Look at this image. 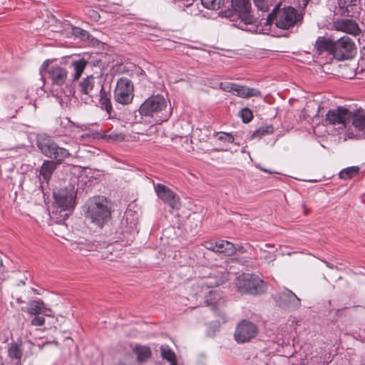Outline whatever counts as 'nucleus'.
<instances>
[{
    "mask_svg": "<svg viewBox=\"0 0 365 365\" xmlns=\"http://www.w3.org/2000/svg\"><path fill=\"white\" fill-rule=\"evenodd\" d=\"M264 20V22L263 25H261L260 29H257L256 31L267 34L270 31L272 24L274 21L277 28L288 29L300 20V16L297 14V11L293 7L288 6L279 9V6H277Z\"/></svg>",
    "mask_w": 365,
    "mask_h": 365,
    "instance_id": "nucleus-1",
    "label": "nucleus"
},
{
    "mask_svg": "<svg viewBox=\"0 0 365 365\" xmlns=\"http://www.w3.org/2000/svg\"><path fill=\"white\" fill-rule=\"evenodd\" d=\"M139 112L141 115L155 118L156 122L167 120L171 115L165 98L160 95L152 96L146 99L140 106Z\"/></svg>",
    "mask_w": 365,
    "mask_h": 365,
    "instance_id": "nucleus-2",
    "label": "nucleus"
},
{
    "mask_svg": "<svg viewBox=\"0 0 365 365\" xmlns=\"http://www.w3.org/2000/svg\"><path fill=\"white\" fill-rule=\"evenodd\" d=\"M110 210L105 198L98 197L88 202L86 218L95 225L103 227L110 219Z\"/></svg>",
    "mask_w": 365,
    "mask_h": 365,
    "instance_id": "nucleus-3",
    "label": "nucleus"
},
{
    "mask_svg": "<svg viewBox=\"0 0 365 365\" xmlns=\"http://www.w3.org/2000/svg\"><path fill=\"white\" fill-rule=\"evenodd\" d=\"M60 145V143H55L49 137H43L38 140V147L41 152L46 157L55 160L56 165H60L71 155L68 149Z\"/></svg>",
    "mask_w": 365,
    "mask_h": 365,
    "instance_id": "nucleus-4",
    "label": "nucleus"
},
{
    "mask_svg": "<svg viewBox=\"0 0 365 365\" xmlns=\"http://www.w3.org/2000/svg\"><path fill=\"white\" fill-rule=\"evenodd\" d=\"M48 75L52 85L59 88L66 97H71L75 94V89L68 78V71L60 66H54L48 69Z\"/></svg>",
    "mask_w": 365,
    "mask_h": 365,
    "instance_id": "nucleus-5",
    "label": "nucleus"
},
{
    "mask_svg": "<svg viewBox=\"0 0 365 365\" xmlns=\"http://www.w3.org/2000/svg\"><path fill=\"white\" fill-rule=\"evenodd\" d=\"M349 125L345 130V139L360 140L365 138V111L359 110L351 112Z\"/></svg>",
    "mask_w": 365,
    "mask_h": 365,
    "instance_id": "nucleus-6",
    "label": "nucleus"
},
{
    "mask_svg": "<svg viewBox=\"0 0 365 365\" xmlns=\"http://www.w3.org/2000/svg\"><path fill=\"white\" fill-rule=\"evenodd\" d=\"M235 285L241 294H257L264 290L263 281L248 273L240 275L235 280Z\"/></svg>",
    "mask_w": 365,
    "mask_h": 365,
    "instance_id": "nucleus-7",
    "label": "nucleus"
},
{
    "mask_svg": "<svg viewBox=\"0 0 365 365\" xmlns=\"http://www.w3.org/2000/svg\"><path fill=\"white\" fill-rule=\"evenodd\" d=\"M232 6L237 12L240 19L238 27L242 30L256 31L252 27H248L257 22L256 19L250 14V0H232Z\"/></svg>",
    "mask_w": 365,
    "mask_h": 365,
    "instance_id": "nucleus-8",
    "label": "nucleus"
},
{
    "mask_svg": "<svg viewBox=\"0 0 365 365\" xmlns=\"http://www.w3.org/2000/svg\"><path fill=\"white\" fill-rule=\"evenodd\" d=\"M258 333L257 324L247 319H242L236 325L234 338L237 343L244 344L255 339Z\"/></svg>",
    "mask_w": 365,
    "mask_h": 365,
    "instance_id": "nucleus-9",
    "label": "nucleus"
},
{
    "mask_svg": "<svg viewBox=\"0 0 365 365\" xmlns=\"http://www.w3.org/2000/svg\"><path fill=\"white\" fill-rule=\"evenodd\" d=\"M134 97V86L132 81L127 78H120L116 83L114 91V100L122 105L130 104Z\"/></svg>",
    "mask_w": 365,
    "mask_h": 365,
    "instance_id": "nucleus-10",
    "label": "nucleus"
},
{
    "mask_svg": "<svg viewBox=\"0 0 365 365\" xmlns=\"http://www.w3.org/2000/svg\"><path fill=\"white\" fill-rule=\"evenodd\" d=\"M350 116H351V112L349 109L344 107H338L327 112L326 122L329 125L337 126L338 129L346 130L349 125Z\"/></svg>",
    "mask_w": 365,
    "mask_h": 365,
    "instance_id": "nucleus-11",
    "label": "nucleus"
},
{
    "mask_svg": "<svg viewBox=\"0 0 365 365\" xmlns=\"http://www.w3.org/2000/svg\"><path fill=\"white\" fill-rule=\"evenodd\" d=\"M356 46L352 39L344 36L336 41H334L333 55L340 60L349 59L355 53Z\"/></svg>",
    "mask_w": 365,
    "mask_h": 365,
    "instance_id": "nucleus-12",
    "label": "nucleus"
},
{
    "mask_svg": "<svg viewBox=\"0 0 365 365\" xmlns=\"http://www.w3.org/2000/svg\"><path fill=\"white\" fill-rule=\"evenodd\" d=\"M79 91L81 94V98L88 103L93 102L94 98L98 97V93L101 91V87H103V85L95 86V78L93 76H88L83 78L79 83Z\"/></svg>",
    "mask_w": 365,
    "mask_h": 365,
    "instance_id": "nucleus-13",
    "label": "nucleus"
},
{
    "mask_svg": "<svg viewBox=\"0 0 365 365\" xmlns=\"http://www.w3.org/2000/svg\"><path fill=\"white\" fill-rule=\"evenodd\" d=\"M205 302L221 318L222 322L225 323L227 321V315L223 311L226 300L217 289L209 291L208 294L205 295Z\"/></svg>",
    "mask_w": 365,
    "mask_h": 365,
    "instance_id": "nucleus-14",
    "label": "nucleus"
},
{
    "mask_svg": "<svg viewBox=\"0 0 365 365\" xmlns=\"http://www.w3.org/2000/svg\"><path fill=\"white\" fill-rule=\"evenodd\" d=\"M76 190L74 186L70 185L68 187L60 189L53 192V197L58 205L64 210L73 208L75 204Z\"/></svg>",
    "mask_w": 365,
    "mask_h": 365,
    "instance_id": "nucleus-15",
    "label": "nucleus"
},
{
    "mask_svg": "<svg viewBox=\"0 0 365 365\" xmlns=\"http://www.w3.org/2000/svg\"><path fill=\"white\" fill-rule=\"evenodd\" d=\"M219 88L226 92H232L237 96L244 98L261 95L260 91L256 88H249L234 83L221 82L219 84Z\"/></svg>",
    "mask_w": 365,
    "mask_h": 365,
    "instance_id": "nucleus-16",
    "label": "nucleus"
},
{
    "mask_svg": "<svg viewBox=\"0 0 365 365\" xmlns=\"http://www.w3.org/2000/svg\"><path fill=\"white\" fill-rule=\"evenodd\" d=\"M274 299L277 304L289 310L297 309L301 306V300L289 289H285L280 294H276Z\"/></svg>",
    "mask_w": 365,
    "mask_h": 365,
    "instance_id": "nucleus-17",
    "label": "nucleus"
},
{
    "mask_svg": "<svg viewBox=\"0 0 365 365\" xmlns=\"http://www.w3.org/2000/svg\"><path fill=\"white\" fill-rule=\"evenodd\" d=\"M155 188L157 195L160 200L168 204L173 210L180 209V198L171 189L162 184H158Z\"/></svg>",
    "mask_w": 365,
    "mask_h": 365,
    "instance_id": "nucleus-18",
    "label": "nucleus"
},
{
    "mask_svg": "<svg viewBox=\"0 0 365 365\" xmlns=\"http://www.w3.org/2000/svg\"><path fill=\"white\" fill-rule=\"evenodd\" d=\"M333 26L336 31H342L354 36L360 34L361 29L358 24L350 19H336L333 23Z\"/></svg>",
    "mask_w": 365,
    "mask_h": 365,
    "instance_id": "nucleus-19",
    "label": "nucleus"
},
{
    "mask_svg": "<svg viewBox=\"0 0 365 365\" xmlns=\"http://www.w3.org/2000/svg\"><path fill=\"white\" fill-rule=\"evenodd\" d=\"M27 312L30 315L43 314L48 317L53 316V311L47 307L44 302L41 300H33L29 302Z\"/></svg>",
    "mask_w": 365,
    "mask_h": 365,
    "instance_id": "nucleus-20",
    "label": "nucleus"
},
{
    "mask_svg": "<svg viewBox=\"0 0 365 365\" xmlns=\"http://www.w3.org/2000/svg\"><path fill=\"white\" fill-rule=\"evenodd\" d=\"M98 247V243L88 240L75 242L71 244L72 250L81 254H85L87 252L94 251L97 250Z\"/></svg>",
    "mask_w": 365,
    "mask_h": 365,
    "instance_id": "nucleus-21",
    "label": "nucleus"
},
{
    "mask_svg": "<svg viewBox=\"0 0 365 365\" xmlns=\"http://www.w3.org/2000/svg\"><path fill=\"white\" fill-rule=\"evenodd\" d=\"M315 48L319 53L324 51H327L333 54L334 41L329 38L320 36L316 41Z\"/></svg>",
    "mask_w": 365,
    "mask_h": 365,
    "instance_id": "nucleus-22",
    "label": "nucleus"
},
{
    "mask_svg": "<svg viewBox=\"0 0 365 365\" xmlns=\"http://www.w3.org/2000/svg\"><path fill=\"white\" fill-rule=\"evenodd\" d=\"M57 165L53 160H45L40 169V176L48 182L51 179L53 173L56 169Z\"/></svg>",
    "mask_w": 365,
    "mask_h": 365,
    "instance_id": "nucleus-23",
    "label": "nucleus"
},
{
    "mask_svg": "<svg viewBox=\"0 0 365 365\" xmlns=\"http://www.w3.org/2000/svg\"><path fill=\"white\" fill-rule=\"evenodd\" d=\"M98 96L100 97L99 103L101 105V108L104 109L108 115L110 116L113 107L110 100L103 87H101V91L98 93Z\"/></svg>",
    "mask_w": 365,
    "mask_h": 365,
    "instance_id": "nucleus-24",
    "label": "nucleus"
},
{
    "mask_svg": "<svg viewBox=\"0 0 365 365\" xmlns=\"http://www.w3.org/2000/svg\"><path fill=\"white\" fill-rule=\"evenodd\" d=\"M217 252L230 256L235 252V247L232 243L227 240H219L217 242Z\"/></svg>",
    "mask_w": 365,
    "mask_h": 365,
    "instance_id": "nucleus-25",
    "label": "nucleus"
},
{
    "mask_svg": "<svg viewBox=\"0 0 365 365\" xmlns=\"http://www.w3.org/2000/svg\"><path fill=\"white\" fill-rule=\"evenodd\" d=\"M160 354L163 359L170 362V365H178L175 352L168 345L160 346Z\"/></svg>",
    "mask_w": 365,
    "mask_h": 365,
    "instance_id": "nucleus-26",
    "label": "nucleus"
},
{
    "mask_svg": "<svg viewBox=\"0 0 365 365\" xmlns=\"http://www.w3.org/2000/svg\"><path fill=\"white\" fill-rule=\"evenodd\" d=\"M86 63L84 59L75 61L71 63V68L73 71V73L72 74L73 81H76L80 78L86 66Z\"/></svg>",
    "mask_w": 365,
    "mask_h": 365,
    "instance_id": "nucleus-27",
    "label": "nucleus"
},
{
    "mask_svg": "<svg viewBox=\"0 0 365 365\" xmlns=\"http://www.w3.org/2000/svg\"><path fill=\"white\" fill-rule=\"evenodd\" d=\"M133 351L137 356L138 361L140 362L145 361L151 354L150 348L147 346H136Z\"/></svg>",
    "mask_w": 365,
    "mask_h": 365,
    "instance_id": "nucleus-28",
    "label": "nucleus"
},
{
    "mask_svg": "<svg viewBox=\"0 0 365 365\" xmlns=\"http://www.w3.org/2000/svg\"><path fill=\"white\" fill-rule=\"evenodd\" d=\"M9 356L10 358L16 360V364L20 361L22 356V351L20 346L16 343L11 344L9 349Z\"/></svg>",
    "mask_w": 365,
    "mask_h": 365,
    "instance_id": "nucleus-29",
    "label": "nucleus"
},
{
    "mask_svg": "<svg viewBox=\"0 0 365 365\" xmlns=\"http://www.w3.org/2000/svg\"><path fill=\"white\" fill-rule=\"evenodd\" d=\"M274 131L272 125L262 126L259 128L252 134V138H261L263 135L271 134Z\"/></svg>",
    "mask_w": 365,
    "mask_h": 365,
    "instance_id": "nucleus-30",
    "label": "nucleus"
},
{
    "mask_svg": "<svg viewBox=\"0 0 365 365\" xmlns=\"http://www.w3.org/2000/svg\"><path fill=\"white\" fill-rule=\"evenodd\" d=\"M359 169L356 167H349L344 169L339 173V178L341 179L347 180L351 178L354 175H357Z\"/></svg>",
    "mask_w": 365,
    "mask_h": 365,
    "instance_id": "nucleus-31",
    "label": "nucleus"
},
{
    "mask_svg": "<svg viewBox=\"0 0 365 365\" xmlns=\"http://www.w3.org/2000/svg\"><path fill=\"white\" fill-rule=\"evenodd\" d=\"M201 4L205 8L212 10H218L222 7L220 0H201Z\"/></svg>",
    "mask_w": 365,
    "mask_h": 365,
    "instance_id": "nucleus-32",
    "label": "nucleus"
},
{
    "mask_svg": "<svg viewBox=\"0 0 365 365\" xmlns=\"http://www.w3.org/2000/svg\"><path fill=\"white\" fill-rule=\"evenodd\" d=\"M73 32L76 36L81 38L83 41H89L91 39V35L89 34V33L87 31L83 30L81 28H74L73 29Z\"/></svg>",
    "mask_w": 365,
    "mask_h": 365,
    "instance_id": "nucleus-33",
    "label": "nucleus"
},
{
    "mask_svg": "<svg viewBox=\"0 0 365 365\" xmlns=\"http://www.w3.org/2000/svg\"><path fill=\"white\" fill-rule=\"evenodd\" d=\"M255 7L257 10L265 13L269 11L268 0H253Z\"/></svg>",
    "mask_w": 365,
    "mask_h": 365,
    "instance_id": "nucleus-34",
    "label": "nucleus"
},
{
    "mask_svg": "<svg viewBox=\"0 0 365 365\" xmlns=\"http://www.w3.org/2000/svg\"><path fill=\"white\" fill-rule=\"evenodd\" d=\"M240 115L244 123H249L253 118L252 110L247 108H242L240 112Z\"/></svg>",
    "mask_w": 365,
    "mask_h": 365,
    "instance_id": "nucleus-35",
    "label": "nucleus"
},
{
    "mask_svg": "<svg viewBox=\"0 0 365 365\" xmlns=\"http://www.w3.org/2000/svg\"><path fill=\"white\" fill-rule=\"evenodd\" d=\"M216 136L217 137V139L222 141H227L228 143H233L234 142V137L227 133H216Z\"/></svg>",
    "mask_w": 365,
    "mask_h": 365,
    "instance_id": "nucleus-36",
    "label": "nucleus"
},
{
    "mask_svg": "<svg viewBox=\"0 0 365 365\" xmlns=\"http://www.w3.org/2000/svg\"><path fill=\"white\" fill-rule=\"evenodd\" d=\"M108 139H110L114 141H123L124 140V135L122 133L112 132L111 133L107 135Z\"/></svg>",
    "mask_w": 365,
    "mask_h": 365,
    "instance_id": "nucleus-37",
    "label": "nucleus"
},
{
    "mask_svg": "<svg viewBox=\"0 0 365 365\" xmlns=\"http://www.w3.org/2000/svg\"><path fill=\"white\" fill-rule=\"evenodd\" d=\"M44 323H45L44 317H40L38 315H35V317H34L31 322V324L33 326H36V327L42 326L44 324Z\"/></svg>",
    "mask_w": 365,
    "mask_h": 365,
    "instance_id": "nucleus-38",
    "label": "nucleus"
},
{
    "mask_svg": "<svg viewBox=\"0 0 365 365\" xmlns=\"http://www.w3.org/2000/svg\"><path fill=\"white\" fill-rule=\"evenodd\" d=\"M205 246L207 250L217 252V242H206Z\"/></svg>",
    "mask_w": 365,
    "mask_h": 365,
    "instance_id": "nucleus-39",
    "label": "nucleus"
},
{
    "mask_svg": "<svg viewBox=\"0 0 365 365\" xmlns=\"http://www.w3.org/2000/svg\"><path fill=\"white\" fill-rule=\"evenodd\" d=\"M91 12L92 13L91 14V17L94 20L98 21L99 19V18H100V16L98 15V14L96 11H93V10H91Z\"/></svg>",
    "mask_w": 365,
    "mask_h": 365,
    "instance_id": "nucleus-40",
    "label": "nucleus"
},
{
    "mask_svg": "<svg viewBox=\"0 0 365 365\" xmlns=\"http://www.w3.org/2000/svg\"><path fill=\"white\" fill-rule=\"evenodd\" d=\"M48 61H46L43 63L42 66H41V71L43 70V69H46L48 66Z\"/></svg>",
    "mask_w": 365,
    "mask_h": 365,
    "instance_id": "nucleus-41",
    "label": "nucleus"
},
{
    "mask_svg": "<svg viewBox=\"0 0 365 365\" xmlns=\"http://www.w3.org/2000/svg\"><path fill=\"white\" fill-rule=\"evenodd\" d=\"M62 142H63L64 143H66L67 145H69L71 143L73 142V140L71 139H68V140H62Z\"/></svg>",
    "mask_w": 365,
    "mask_h": 365,
    "instance_id": "nucleus-42",
    "label": "nucleus"
},
{
    "mask_svg": "<svg viewBox=\"0 0 365 365\" xmlns=\"http://www.w3.org/2000/svg\"><path fill=\"white\" fill-rule=\"evenodd\" d=\"M258 168H259L260 170H263V171H264V172H266V173H272V172H271V171H269V170H266V169L262 168H260V167H258Z\"/></svg>",
    "mask_w": 365,
    "mask_h": 365,
    "instance_id": "nucleus-43",
    "label": "nucleus"
},
{
    "mask_svg": "<svg viewBox=\"0 0 365 365\" xmlns=\"http://www.w3.org/2000/svg\"><path fill=\"white\" fill-rule=\"evenodd\" d=\"M3 267V262H2V260L1 259H0V268Z\"/></svg>",
    "mask_w": 365,
    "mask_h": 365,
    "instance_id": "nucleus-44",
    "label": "nucleus"
},
{
    "mask_svg": "<svg viewBox=\"0 0 365 365\" xmlns=\"http://www.w3.org/2000/svg\"><path fill=\"white\" fill-rule=\"evenodd\" d=\"M110 248H111V246H110V245L108 246V247H107V250H108V251H110Z\"/></svg>",
    "mask_w": 365,
    "mask_h": 365,
    "instance_id": "nucleus-45",
    "label": "nucleus"
},
{
    "mask_svg": "<svg viewBox=\"0 0 365 365\" xmlns=\"http://www.w3.org/2000/svg\"><path fill=\"white\" fill-rule=\"evenodd\" d=\"M327 266L330 267V268H333V267L331 265H330L329 263H327Z\"/></svg>",
    "mask_w": 365,
    "mask_h": 365,
    "instance_id": "nucleus-46",
    "label": "nucleus"
}]
</instances>
